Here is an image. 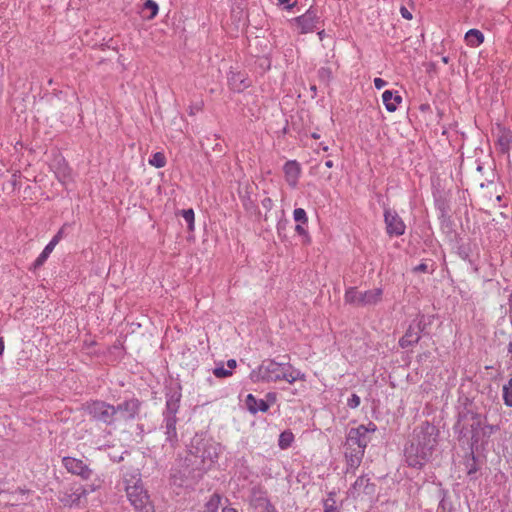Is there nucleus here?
Instances as JSON below:
<instances>
[{"mask_svg": "<svg viewBox=\"0 0 512 512\" xmlns=\"http://www.w3.org/2000/svg\"><path fill=\"white\" fill-rule=\"evenodd\" d=\"M318 77L323 82H329L332 79V70L329 67H321L318 70Z\"/></svg>", "mask_w": 512, "mask_h": 512, "instance_id": "obj_37", "label": "nucleus"}, {"mask_svg": "<svg viewBox=\"0 0 512 512\" xmlns=\"http://www.w3.org/2000/svg\"><path fill=\"white\" fill-rule=\"evenodd\" d=\"M495 137L497 150L503 154L509 153L512 148V130H498Z\"/></svg>", "mask_w": 512, "mask_h": 512, "instance_id": "obj_20", "label": "nucleus"}, {"mask_svg": "<svg viewBox=\"0 0 512 512\" xmlns=\"http://www.w3.org/2000/svg\"><path fill=\"white\" fill-rule=\"evenodd\" d=\"M386 233L390 237H399L405 233L406 225L398 213L390 208L384 209Z\"/></svg>", "mask_w": 512, "mask_h": 512, "instance_id": "obj_15", "label": "nucleus"}, {"mask_svg": "<svg viewBox=\"0 0 512 512\" xmlns=\"http://www.w3.org/2000/svg\"><path fill=\"white\" fill-rule=\"evenodd\" d=\"M301 33L306 34L312 32L316 28L317 18L313 11L308 10L303 15L295 19Z\"/></svg>", "mask_w": 512, "mask_h": 512, "instance_id": "obj_19", "label": "nucleus"}, {"mask_svg": "<svg viewBox=\"0 0 512 512\" xmlns=\"http://www.w3.org/2000/svg\"><path fill=\"white\" fill-rule=\"evenodd\" d=\"M321 145H322L323 151H327L328 150V146L327 145H323V144H321Z\"/></svg>", "mask_w": 512, "mask_h": 512, "instance_id": "obj_54", "label": "nucleus"}, {"mask_svg": "<svg viewBox=\"0 0 512 512\" xmlns=\"http://www.w3.org/2000/svg\"><path fill=\"white\" fill-rule=\"evenodd\" d=\"M383 290L375 288L365 292L358 291L356 287H350L345 291V303L355 306H370L381 301Z\"/></svg>", "mask_w": 512, "mask_h": 512, "instance_id": "obj_9", "label": "nucleus"}, {"mask_svg": "<svg viewBox=\"0 0 512 512\" xmlns=\"http://www.w3.org/2000/svg\"><path fill=\"white\" fill-rule=\"evenodd\" d=\"M220 502L221 496L217 493H214L206 503L207 510L209 512H215L219 508Z\"/></svg>", "mask_w": 512, "mask_h": 512, "instance_id": "obj_32", "label": "nucleus"}, {"mask_svg": "<svg viewBox=\"0 0 512 512\" xmlns=\"http://www.w3.org/2000/svg\"><path fill=\"white\" fill-rule=\"evenodd\" d=\"M245 404L247 410L251 414H256L258 412H267L269 409V404L265 400L257 399L253 394L247 395Z\"/></svg>", "mask_w": 512, "mask_h": 512, "instance_id": "obj_21", "label": "nucleus"}, {"mask_svg": "<svg viewBox=\"0 0 512 512\" xmlns=\"http://www.w3.org/2000/svg\"><path fill=\"white\" fill-rule=\"evenodd\" d=\"M55 175L57 179L65 184L68 180H70L71 177V171L69 167L66 165L65 161L63 160V163L59 162L57 170L55 171Z\"/></svg>", "mask_w": 512, "mask_h": 512, "instance_id": "obj_25", "label": "nucleus"}, {"mask_svg": "<svg viewBox=\"0 0 512 512\" xmlns=\"http://www.w3.org/2000/svg\"><path fill=\"white\" fill-rule=\"evenodd\" d=\"M503 400L506 406L512 407V378L503 386Z\"/></svg>", "mask_w": 512, "mask_h": 512, "instance_id": "obj_29", "label": "nucleus"}, {"mask_svg": "<svg viewBox=\"0 0 512 512\" xmlns=\"http://www.w3.org/2000/svg\"><path fill=\"white\" fill-rule=\"evenodd\" d=\"M477 170L481 171V170H482V167L479 165V166L477 167Z\"/></svg>", "mask_w": 512, "mask_h": 512, "instance_id": "obj_57", "label": "nucleus"}, {"mask_svg": "<svg viewBox=\"0 0 512 512\" xmlns=\"http://www.w3.org/2000/svg\"><path fill=\"white\" fill-rule=\"evenodd\" d=\"M353 489L357 493L371 494L374 491V485L370 483V478L362 475L358 477L354 482Z\"/></svg>", "mask_w": 512, "mask_h": 512, "instance_id": "obj_23", "label": "nucleus"}, {"mask_svg": "<svg viewBox=\"0 0 512 512\" xmlns=\"http://www.w3.org/2000/svg\"><path fill=\"white\" fill-rule=\"evenodd\" d=\"M293 218L297 223L307 224L308 222L306 211L303 208L294 209Z\"/></svg>", "mask_w": 512, "mask_h": 512, "instance_id": "obj_35", "label": "nucleus"}, {"mask_svg": "<svg viewBox=\"0 0 512 512\" xmlns=\"http://www.w3.org/2000/svg\"><path fill=\"white\" fill-rule=\"evenodd\" d=\"M354 429H363L361 432V436L363 435L364 438L366 439H371L369 434L370 433H374L376 430H377V426L376 424H374L373 422H369L368 425H359L358 427H355Z\"/></svg>", "mask_w": 512, "mask_h": 512, "instance_id": "obj_34", "label": "nucleus"}, {"mask_svg": "<svg viewBox=\"0 0 512 512\" xmlns=\"http://www.w3.org/2000/svg\"><path fill=\"white\" fill-rule=\"evenodd\" d=\"M181 393L174 391L166 395V405L163 411V421L161 428L164 429L166 442L174 448L178 444V434L176 429L177 412L180 408Z\"/></svg>", "mask_w": 512, "mask_h": 512, "instance_id": "obj_4", "label": "nucleus"}, {"mask_svg": "<svg viewBox=\"0 0 512 512\" xmlns=\"http://www.w3.org/2000/svg\"><path fill=\"white\" fill-rule=\"evenodd\" d=\"M123 484L128 500L137 512H155L147 491L144 489L139 469L123 467Z\"/></svg>", "mask_w": 512, "mask_h": 512, "instance_id": "obj_1", "label": "nucleus"}, {"mask_svg": "<svg viewBox=\"0 0 512 512\" xmlns=\"http://www.w3.org/2000/svg\"><path fill=\"white\" fill-rule=\"evenodd\" d=\"M508 352L512 353V342H510L508 345Z\"/></svg>", "mask_w": 512, "mask_h": 512, "instance_id": "obj_53", "label": "nucleus"}, {"mask_svg": "<svg viewBox=\"0 0 512 512\" xmlns=\"http://www.w3.org/2000/svg\"><path fill=\"white\" fill-rule=\"evenodd\" d=\"M55 247L52 246V244L48 243L43 251L40 253V255L36 258V260L33 263V269L37 270L39 269L48 259L49 255L52 253Z\"/></svg>", "mask_w": 512, "mask_h": 512, "instance_id": "obj_26", "label": "nucleus"}, {"mask_svg": "<svg viewBox=\"0 0 512 512\" xmlns=\"http://www.w3.org/2000/svg\"><path fill=\"white\" fill-rule=\"evenodd\" d=\"M85 412L94 421L101 422L107 426L116 423L114 405L103 400H90L84 404Z\"/></svg>", "mask_w": 512, "mask_h": 512, "instance_id": "obj_6", "label": "nucleus"}, {"mask_svg": "<svg viewBox=\"0 0 512 512\" xmlns=\"http://www.w3.org/2000/svg\"><path fill=\"white\" fill-rule=\"evenodd\" d=\"M62 464L69 473L78 475L83 479H89L92 475V470L81 459L64 457Z\"/></svg>", "mask_w": 512, "mask_h": 512, "instance_id": "obj_16", "label": "nucleus"}, {"mask_svg": "<svg viewBox=\"0 0 512 512\" xmlns=\"http://www.w3.org/2000/svg\"><path fill=\"white\" fill-rule=\"evenodd\" d=\"M278 3L281 5H285V8L288 10L295 5V2H292V0H278Z\"/></svg>", "mask_w": 512, "mask_h": 512, "instance_id": "obj_45", "label": "nucleus"}, {"mask_svg": "<svg viewBox=\"0 0 512 512\" xmlns=\"http://www.w3.org/2000/svg\"><path fill=\"white\" fill-rule=\"evenodd\" d=\"M293 440H294L293 433L289 430H286L280 434L279 440H278V445L281 449H287L288 447L291 446Z\"/></svg>", "mask_w": 512, "mask_h": 512, "instance_id": "obj_27", "label": "nucleus"}, {"mask_svg": "<svg viewBox=\"0 0 512 512\" xmlns=\"http://www.w3.org/2000/svg\"><path fill=\"white\" fill-rule=\"evenodd\" d=\"M201 109V104H196L194 107H191L190 108V113L193 114L194 113V110H200Z\"/></svg>", "mask_w": 512, "mask_h": 512, "instance_id": "obj_50", "label": "nucleus"}, {"mask_svg": "<svg viewBox=\"0 0 512 512\" xmlns=\"http://www.w3.org/2000/svg\"><path fill=\"white\" fill-rule=\"evenodd\" d=\"M220 444L212 438L194 437L191 441L189 454L195 457L194 464L200 470L209 469L216 462L220 453Z\"/></svg>", "mask_w": 512, "mask_h": 512, "instance_id": "obj_3", "label": "nucleus"}, {"mask_svg": "<svg viewBox=\"0 0 512 512\" xmlns=\"http://www.w3.org/2000/svg\"><path fill=\"white\" fill-rule=\"evenodd\" d=\"M141 402L137 398H130L124 400L118 405L114 406L116 422L129 421L135 419L140 411Z\"/></svg>", "mask_w": 512, "mask_h": 512, "instance_id": "obj_14", "label": "nucleus"}, {"mask_svg": "<svg viewBox=\"0 0 512 512\" xmlns=\"http://www.w3.org/2000/svg\"><path fill=\"white\" fill-rule=\"evenodd\" d=\"M400 14L401 16L406 20H411L413 18L412 13L409 11V9L405 6L400 7Z\"/></svg>", "mask_w": 512, "mask_h": 512, "instance_id": "obj_40", "label": "nucleus"}, {"mask_svg": "<svg viewBox=\"0 0 512 512\" xmlns=\"http://www.w3.org/2000/svg\"><path fill=\"white\" fill-rule=\"evenodd\" d=\"M276 399H277V395H276V393H274V392H269V393H267V394H266V400H265V401H266L268 404H273V403H275V402H276Z\"/></svg>", "mask_w": 512, "mask_h": 512, "instance_id": "obj_43", "label": "nucleus"}, {"mask_svg": "<svg viewBox=\"0 0 512 512\" xmlns=\"http://www.w3.org/2000/svg\"><path fill=\"white\" fill-rule=\"evenodd\" d=\"M69 227V224H64L58 232L53 236V238L50 240V244H52L53 247H55L65 236H66V229Z\"/></svg>", "mask_w": 512, "mask_h": 512, "instance_id": "obj_36", "label": "nucleus"}, {"mask_svg": "<svg viewBox=\"0 0 512 512\" xmlns=\"http://www.w3.org/2000/svg\"><path fill=\"white\" fill-rule=\"evenodd\" d=\"M273 205L272 200L269 197H266L262 200V206L266 209H271Z\"/></svg>", "mask_w": 512, "mask_h": 512, "instance_id": "obj_46", "label": "nucleus"}, {"mask_svg": "<svg viewBox=\"0 0 512 512\" xmlns=\"http://www.w3.org/2000/svg\"><path fill=\"white\" fill-rule=\"evenodd\" d=\"M433 452L427 447L416 445V442L409 439L404 448V457L407 465L412 468L421 469L430 460Z\"/></svg>", "mask_w": 512, "mask_h": 512, "instance_id": "obj_10", "label": "nucleus"}, {"mask_svg": "<svg viewBox=\"0 0 512 512\" xmlns=\"http://www.w3.org/2000/svg\"><path fill=\"white\" fill-rule=\"evenodd\" d=\"M438 435L439 430L437 427L425 421L414 428L410 439L416 442V445H420L424 448L427 447L433 452L438 443Z\"/></svg>", "mask_w": 512, "mask_h": 512, "instance_id": "obj_8", "label": "nucleus"}, {"mask_svg": "<svg viewBox=\"0 0 512 512\" xmlns=\"http://www.w3.org/2000/svg\"><path fill=\"white\" fill-rule=\"evenodd\" d=\"M304 224H301V223H298L295 227V231L297 234L299 235H303V236H306L308 237V233L306 231V229L303 227Z\"/></svg>", "mask_w": 512, "mask_h": 512, "instance_id": "obj_42", "label": "nucleus"}, {"mask_svg": "<svg viewBox=\"0 0 512 512\" xmlns=\"http://www.w3.org/2000/svg\"><path fill=\"white\" fill-rule=\"evenodd\" d=\"M382 101L389 112H394L402 101V97L392 90H385L382 94Z\"/></svg>", "mask_w": 512, "mask_h": 512, "instance_id": "obj_22", "label": "nucleus"}, {"mask_svg": "<svg viewBox=\"0 0 512 512\" xmlns=\"http://www.w3.org/2000/svg\"><path fill=\"white\" fill-rule=\"evenodd\" d=\"M387 85V82L382 78H375L374 79V86L376 89H382Z\"/></svg>", "mask_w": 512, "mask_h": 512, "instance_id": "obj_41", "label": "nucleus"}, {"mask_svg": "<svg viewBox=\"0 0 512 512\" xmlns=\"http://www.w3.org/2000/svg\"><path fill=\"white\" fill-rule=\"evenodd\" d=\"M325 166H326L327 168H332V167L334 166V162H333L332 160H327V161L325 162Z\"/></svg>", "mask_w": 512, "mask_h": 512, "instance_id": "obj_52", "label": "nucleus"}, {"mask_svg": "<svg viewBox=\"0 0 512 512\" xmlns=\"http://www.w3.org/2000/svg\"><path fill=\"white\" fill-rule=\"evenodd\" d=\"M424 315H417L409 324L405 334L399 339V346L403 349L416 345L421 339V333L427 328Z\"/></svg>", "mask_w": 512, "mask_h": 512, "instance_id": "obj_11", "label": "nucleus"}, {"mask_svg": "<svg viewBox=\"0 0 512 512\" xmlns=\"http://www.w3.org/2000/svg\"><path fill=\"white\" fill-rule=\"evenodd\" d=\"M222 512H238V511L233 507L227 506L222 509Z\"/></svg>", "mask_w": 512, "mask_h": 512, "instance_id": "obj_49", "label": "nucleus"}, {"mask_svg": "<svg viewBox=\"0 0 512 512\" xmlns=\"http://www.w3.org/2000/svg\"><path fill=\"white\" fill-rule=\"evenodd\" d=\"M360 397L357 394H352L351 397L347 401V405L354 409L357 408L360 405Z\"/></svg>", "mask_w": 512, "mask_h": 512, "instance_id": "obj_39", "label": "nucleus"}, {"mask_svg": "<svg viewBox=\"0 0 512 512\" xmlns=\"http://www.w3.org/2000/svg\"><path fill=\"white\" fill-rule=\"evenodd\" d=\"M213 374L217 378H226V377H229V376L232 375V371L228 370V369H225L223 366H220V367L214 368Z\"/></svg>", "mask_w": 512, "mask_h": 512, "instance_id": "obj_38", "label": "nucleus"}, {"mask_svg": "<svg viewBox=\"0 0 512 512\" xmlns=\"http://www.w3.org/2000/svg\"><path fill=\"white\" fill-rule=\"evenodd\" d=\"M4 351V340L0 337V355H2Z\"/></svg>", "mask_w": 512, "mask_h": 512, "instance_id": "obj_51", "label": "nucleus"}, {"mask_svg": "<svg viewBox=\"0 0 512 512\" xmlns=\"http://www.w3.org/2000/svg\"><path fill=\"white\" fill-rule=\"evenodd\" d=\"M363 429H361L362 431ZM369 443V439L364 438L359 429H350L347 433L344 444V455L348 468L356 469L362 462L365 449Z\"/></svg>", "mask_w": 512, "mask_h": 512, "instance_id": "obj_5", "label": "nucleus"}, {"mask_svg": "<svg viewBox=\"0 0 512 512\" xmlns=\"http://www.w3.org/2000/svg\"><path fill=\"white\" fill-rule=\"evenodd\" d=\"M249 504L257 512H277L267 496V491L261 484L252 486Z\"/></svg>", "mask_w": 512, "mask_h": 512, "instance_id": "obj_12", "label": "nucleus"}, {"mask_svg": "<svg viewBox=\"0 0 512 512\" xmlns=\"http://www.w3.org/2000/svg\"><path fill=\"white\" fill-rule=\"evenodd\" d=\"M237 363H236V360L234 359H230L227 361V367H228V370H233L235 367H236Z\"/></svg>", "mask_w": 512, "mask_h": 512, "instance_id": "obj_47", "label": "nucleus"}, {"mask_svg": "<svg viewBox=\"0 0 512 512\" xmlns=\"http://www.w3.org/2000/svg\"><path fill=\"white\" fill-rule=\"evenodd\" d=\"M483 428H485V432H486V435H485V436H487V437H488V436L491 434L493 427H492V426H488V425H486V426H484Z\"/></svg>", "mask_w": 512, "mask_h": 512, "instance_id": "obj_48", "label": "nucleus"}, {"mask_svg": "<svg viewBox=\"0 0 512 512\" xmlns=\"http://www.w3.org/2000/svg\"><path fill=\"white\" fill-rule=\"evenodd\" d=\"M87 490L81 484H73L70 488L58 493V500L67 507L79 506L87 497Z\"/></svg>", "mask_w": 512, "mask_h": 512, "instance_id": "obj_13", "label": "nucleus"}, {"mask_svg": "<svg viewBox=\"0 0 512 512\" xmlns=\"http://www.w3.org/2000/svg\"><path fill=\"white\" fill-rule=\"evenodd\" d=\"M312 137H313V138H315V139H317V138H319L320 136H319L317 133H313V134H312Z\"/></svg>", "mask_w": 512, "mask_h": 512, "instance_id": "obj_55", "label": "nucleus"}, {"mask_svg": "<svg viewBox=\"0 0 512 512\" xmlns=\"http://www.w3.org/2000/svg\"><path fill=\"white\" fill-rule=\"evenodd\" d=\"M181 215L184 218L185 222L188 224V229L193 231L194 229V218L195 214L193 209H186L181 211Z\"/></svg>", "mask_w": 512, "mask_h": 512, "instance_id": "obj_33", "label": "nucleus"}, {"mask_svg": "<svg viewBox=\"0 0 512 512\" xmlns=\"http://www.w3.org/2000/svg\"><path fill=\"white\" fill-rule=\"evenodd\" d=\"M428 271V265L426 263H420L414 268V272H427Z\"/></svg>", "mask_w": 512, "mask_h": 512, "instance_id": "obj_44", "label": "nucleus"}, {"mask_svg": "<svg viewBox=\"0 0 512 512\" xmlns=\"http://www.w3.org/2000/svg\"><path fill=\"white\" fill-rule=\"evenodd\" d=\"M443 62H444V63H447V62H448V58H447V57H444V58H443Z\"/></svg>", "mask_w": 512, "mask_h": 512, "instance_id": "obj_56", "label": "nucleus"}, {"mask_svg": "<svg viewBox=\"0 0 512 512\" xmlns=\"http://www.w3.org/2000/svg\"><path fill=\"white\" fill-rule=\"evenodd\" d=\"M324 512H339L336 507L335 493L330 492L328 497L323 501Z\"/></svg>", "mask_w": 512, "mask_h": 512, "instance_id": "obj_30", "label": "nucleus"}, {"mask_svg": "<svg viewBox=\"0 0 512 512\" xmlns=\"http://www.w3.org/2000/svg\"><path fill=\"white\" fill-rule=\"evenodd\" d=\"M149 164L156 168H162L166 165V157L162 152H156L149 159Z\"/></svg>", "mask_w": 512, "mask_h": 512, "instance_id": "obj_28", "label": "nucleus"}, {"mask_svg": "<svg viewBox=\"0 0 512 512\" xmlns=\"http://www.w3.org/2000/svg\"><path fill=\"white\" fill-rule=\"evenodd\" d=\"M461 426L460 433L466 436L470 433L472 444H477L481 440V433L486 435L485 428H482L483 420L480 414L466 411L459 414L457 427Z\"/></svg>", "mask_w": 512, "mask_h": 512, "instance_id": "obj_7", "label": "nucleus"}, {"mask_svg": "<svg viewBox=\"0 0 512 512\" xmlns=\"http://www.w3.org/2000/svg\"><path fill=\"white\" fill-rule=\"evenodd\" d=\"M143 9L150 11V15L147 17L149 20L154 19L159 11L158 4L154 0H146Z\"/></svg>", "mask_w": 512, "mask_h": 512, "instance_id": "obj_31", "label": "nucleus"}, {"mask_svg": "<svg viewBox=\"0 0 512 512\" xmlns=\"http://www.w3.org/2000/svg\"><path fill=\"white\" fill-rule=\"evenodd\" d=\"M289 364L278 363L271 359H266L258 366L257 369L252 370L250 379L257 382H277L279 380H286L290 384L294 383L297 379H302L303 374L299 371H290Z\"/></svg>", "mask_w": 512, "mask_h": 512, "instance_id": "obj_2", "label": "nucleus"}, {"mask_svg": "<svg viewBox=\"0 0 512 512\" xmlns=\"http://www.w3.org/2000/svg\"><path fill=\"white\" fill-rule=\"evenodd\" d=\"M283 172L289 187L295 189L302 173L301 165L296 160H289L284 164Z\"/></svg>", "mask_w": 512, "mask_h": 512, "instance_id": "obj_17", "label": "nucleus"}, {"mask_svg": "<svg viewBox=\"0 0 512 512\" xmlns=\"http://www.w3.org/2000/svg\"><path fill=\"white\" fill-rule=\"evenodd\" d=\"M465 42L470 47H478L484 42V34L478 29H470L465 34Z\"/></svg>", "mask_w": 512, "mask_h": 512, "instance_id": "obj_24", "label": "nucleus"}, {"mask_svg": "<svg viewBox=\"0 0 512 512\" xmlns=\"http://www.w3.org/2000/svg\"><path fill=\"white\" fill-rule=\"evenodd\" d=\"M229 87L234 92H242L251 85L250 79L242 72L230 71L228 74Z\"/></svg>", "mask_w": 512, "mask_h": 512, "instance_id": "obj_18", "label": "nucleus"}]
</instances>
